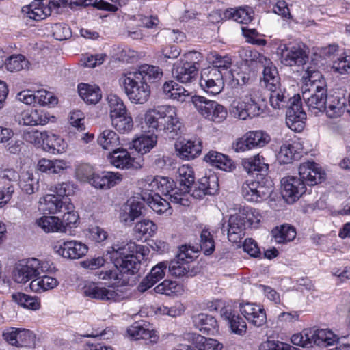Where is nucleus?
<instances>
[{"mask_svg": "<svg viewBox=\"0 0 350 350\" xmlns=\"http://www.w3.org/2000/svg\"><path fill=\"white\" fill-rule=\"evenodd\" d=\"M143 247L130 241L121 245L116 244L107 252L106 256L112 262L113 267H116L120 277L129 279L128 285L131 284L129 276L136 274L140 267V262L133 253L141 252Z\"/></svg>", "mask_w": 350, "mask_h": 350, "instance_id": "f257e3e1", "label": "nucleus"}, {"mask_svg": "<svg viewBox=\"0 0 350 350\" xmlns=\"http://www.w3.org/2000/svg\"><path fill=\"white\" fill-rule=\"evenodd\" d=\"M266 106L265 99L256 88L247 90L240 100H234L230 106V114L239 120H245L260 116Z\"/></svg>", "mask_w": 350, "mask_h": 350, "instance_id": "f03ea898", "label": "nucleus"}, {"mask_svg": "<svg viewBox=\"0 0 350 350\" xmlns=\"http://www.w3.org/2000/svg\"><path fill=\"white\" fill-rule=\"evenodd\" d=\"M133 72L122 74L119 79L129 100L134 104L146 103L150 96V88Z\"/></svg>", "mask_w": 350, "mask_h": 350, "instance_id": "7ed1b4c3", "label": "nucleus"}, {"mask_svg": "<svg viewBox=\"0 0 350 350\" xmlns=\"http://www.w3.org/2000/svg\"><path fill=\"white\" fill-rule=\"evenodd\" d=\"M51 265L36 258L23 260L17 264L13 271V278L17 283L25 284L37 279L41 274L49 271Z\"/></svg>", "mask_w": 350, "mask_h": 350, "instance_id": "20e7f679", "label": "nucleus"}, {"mask_svg": "<svg viewBox=\"0 0 350 350\" xmlns=\"http://www.w3.org/2000/svg\"><path fill=\"white\" fill-rule=\"evenodd\" d=\"M248 179L241 187V195L248 202H258L267 198L273 191L271 181L267 177Z\"/></svg>", "mask_w": 350, "mask_h": 350, "instance_id": "39448f33", "label": "nucleus"}, {"mask_svg": "<svg viewBox=\"0 0 350 350\" xmlns=\"http://www.w3.org/2000/svg\"><path fill=\"white\" fill-rule=\"evenodd\" d=\"M146 183L148 185V190L160 192L172 203L183 206L188 205V199L183 197V194L180 193L178 188L173 187V180L163 176H156L148 177Z\"/></svg>", "mask_w": 350, "mask_h": 350, "instance_id": "423d86ee", "label": "nucleus"}, {"mask_svg": "<svg viewBox=\"0 0 350 350\" xmlns=\"http://www.w3.org/2000/svg\"><path fill=\"white\" fill-rule=\"evenodd\" d=\"M191 102L196 109L210 120L221 122L227 116V111L222 105L215 101L208 100L204 96H192Z\"/></svg>", "mask_w": 350, "mask_h": 350, "instance_id": "0eeeda50", "label": "nucleus"}, {"mask_svg": "<svg viewBox=\"0 0 350 350\" xmlns=\"http://www.w3.org/2000/svg\"><path fill=\"white\" fill-rule=\"evenodd\" d=\"M83 293L85 297L101 301H118L123 299V296L118 289L95 283L85 285Z\"/></svg>", "mask_w": 350, "mask_h": 350, "instance_id": "6e6552de", "label": "nucleus"}, {"mask_svg": "<svg viewBox=\"0 0 350 350\" xmlns=\"http://www.w3.org/2000/svg\"><path fill=\"white\" fill-rule=\"evenodd\" d=\"M278 50L281 63L287 66L304 65L308 59L306 50L299 44L280 45Z\"/></svg>", "mask_w": 350, "mask_h": 350, "instance_id": "1a4fd4ad", "label": "nucleus"}, {"mask_svg": "<svg viewBox=\"0 0 350 350\" xmlns=\"http://www.w3.org/2000/svg\"><path fill=\"white\" fill-rule=\"evenodd\" d=\"M55 253L67 259H79L85 256L88 246L78 241H60L53 246Z\"/></svg>", "mask_w": 350, "mask_h": 350, "instance_id": "9d476101", "label": "nucleus"}, {"mask_svg": "<svg viewBox=\"0 0 350 350\" xmlns=\"http://www.w3.org/2000/svg\"><path fill=\"white\" fill-rule=\"evenodd\" d=\"M282 195L288 203L299 199L306 191L305 183L300 177L287 176L281 180Z\"/></svg>", "mask_w": 350, "mask_h": 350, "instance_id": "9b49d317", "label": "nucleus"}, {"mask_svg": "<svg viewBox=\"0 0 350 350\" xmlns=\"http://www.w3.org/2000/svg\"><path fill=\"white\" fill-rule=\"evenodd\" d=\"M299 176L302 182L305 183V186H313L323 181L326 174L317 163L308 161L299 165Z\"/></svg>", "mask_w": 350, "mask_h": 350, "instance_id": "f8f14e48", "label": "nucleus"}, {"mask_svg": "<svg viewBox=\"0 0 350 350\" xmlns=\"http://www.w3.org/2000/svg\"><path fill=\"white\" fill-rule=\"evenodd\" d=\"M291 105L286 114V123L289 129L296 132L301 131L305 126L306 113L302 109L299 100L289 99Z\"/></svg>", "mask_w": 350, "mask_h": 350, "instance_id": "ddd939ff", "label": "nucleus"}, {"mask_svg": "<svg viewBox=\"0 0 350 350\" xmlns=\"http://www.w3.org/2000/svg\"><path fill=\"white\" fill-rule=\"evenodd\" d=\"M197 65L198 64L196 62L180 59L173 65L172 74L180 83H191L198 72Z\"/></svg>", "mask_w": 350, "mask_h": 350, "instance_id": "4468645a", "label": "nucleus"}, {"mask_svg": "<svg viewBox=\"0 0 350 350\" xmlns=\"http://www.w3.org/2000/svg\"><path fill=\"white\" fill-rule=\"evenodd\" d=\"M110 163L120 169L138 168L141 167L139 162L131 156L125 148L118 147L109 152L107 156Z\"/></svg>", "mask_w": 350, "mask_h": 350, "instance_id": "2eb2a0df", "label": "nucleus"}, {"mask_svg": "<svg viewBox=\"0 0 350 350\" xmlns=\"http://www.w3.org/2000/svg\"><path fill=\"white\" fill-rule=\"evenodd\" d=\"M161 129L167 133L171 134L170 137L174 138L180 129L182 123L177 117L176 109L170 105L161 106Z\"/></svg>", "mask_w": 350, "mask_h": 350, "instance_id": "dca6fc26", "label": "nucleus"}, {"mask_svg": "<svg viewBox=\"0 0 350 350\" xmlns=\"http://www.w3.org/2000/svg\"><path fill=\"white\" fill-rule=\"evenodd\" d=\"M240 312L249 323L259 327L267 322L265 310L261 306L254 303L241 304Z\"/></svg>", "mask_w": 350, "mask_h": 350, "instance_id": "f3484780", "label": "nucleus"}, {"mask_svg": "<svg viewBox=\"0 0 350 350\" xmlns=\"http://www.w3.org/2000/svg\"><path fill=\"white\" fill-rule=\"evenodd\" d=\"M144 203L137 199L129 200L122 206L120 213V220L125 224L131 225L135 219L142 215Z\"/></svg>", "mask_w": 350, "mask_h": 350, "instance_id": "a211bd4d", "label": "nucleus"}, {"mask_svg": "<svg viewBox=\"0 0 350 350\" xmlns=\"http://www.w3.org/2000/svg\"><path fill=\"white\" fill-rule=\"evenodd\" d=\"M90 184L97 189H109L122 180V176L118 172H103L95 174L90 179Z\"/></svg>", "mask_w": 350, "mask_h": 350, "instance_id": "6ab92c4d", "label": "nucleus"}, {"mask_svg": "<svg viewBox=\"0 0 350 350\" xmlns=\"http://www.w3.org/2000/svg\"><path fill=\"white\" fill-rule=\"evenodd\" d=\"M44 211L50 214H57L72 209L70 198H61L55 195L48 194L44 197Z\"/></svg>", "mask_w": 350, "mask_h": 350, "instance_id": "aec40b11", "label": "nucleus"}, {"mask_svg": "<svg viewBox=\"0 0 350 350\" xmlns=\"http://www.w3.org/2000/svg\"><path fill=\"white\" fill-rule=\"evenodd\" d=\"M277 83L278 84L275 85L274 83L272 84V81H270L269 83H261V85H264L271 92L269 96L270 105L274 109H280L286 106V103L288 98L285 95V90L281 88L280 77H278V82Z\"/></svg>", "mask_w": 350, "mask_h": 350, "instance_id": "412c9836", "label": "nucleus"}, {"mask_svg": "<svg viewBox=\"0 0 350 350\" xmlns=\"http://www.w3.org/2000/svg\"><path fill=\"white\" fill-rule=\"evenodd\" d=\"M177 174V180L180 185L178 189L183 194V197L187 198L195 181L193 171L189 165H183L178 169Z\"/></svg>", "mask_w": 350, "mask_h": 350, "instance_id": "4be33fe9", "label": "nucleus"}, {"mask_svg": "<svg viewBox=\"0 0 350 350\" xmlns=\"http://www.w3.org/2000/svg\"><path fill=\"white\" fill-rule=\"evenodd\" d=\"M309 337L311 342V347L313 345L317 346H329L334 345L338 338L332 331L324 329H309Z\"/></svg>", "mask_w": 350, "mask_h": 350, "instance_id": "5701e85b", "label": "nucleus"}, {"mask_svg": "<svg viewBox=\"0 0 350 350\" xmlns=\"http://www.w3.org/2000/svg\"><path fill=\"white\" fill-rule=\"evenodd\" d=\"M128 334L135 340L143 339L150 343H157L159 340V335L154 329L147 327L145 324L135 323L130 326L127 330Z\"/></svg>", "mask_w": 350, "mask_h": 350, "instance_id": "b1692460", "label": "nucleus"}, {"mask_svg": "<svg viewBox=\"0 0 350 350\" xmlns=\"http://www.w3.org/2000/svg\"><path fill=\"white\" fill-rule=\"evenodd\" d=\"M43 1L33 0L29 5L23 7L22 11L26 13L28 17L35 21L44 19L51 15V7L44 5Z\"/></svg>", "mask_w": 350, "mask_h": 350, "instance_id": "393cba45", "label": "nucleus"}, {"mask_svg": "<svg viewBox=\"0 0 350 350\" xmlns=\"http://www.w3.org/2000/svg\"><path fill=\"white\" fill-rule=\"evenodd\" d=\"M243 216L237 213L230 217L228 220V238L232 243H237L243 235L246 225Z\"/></svg>", "mask_w": 350, "mask_h": 350, "instance_id": "a878e982", "label": "nucleus"}, {"mask_svg": "<svg viewBox=\"0 0 350 350\" xmlns=\"http://www.w3.org/2000/svg\"><path fill=\"white\" fill-rule=\"evenodd\" d=\"M49 120V115L44 111L28 110L21 113L19 124L25 126L44 125Z\"/></svg>", "mask_w": 350, "mask_h": 350, "instance_id": "bb28decb", "label": "nucleus"}, {"mask_svg": "<svg viewBox=\"0 0 350 350\" xmlns=\"http://www.w3.org/2000/svg\"><path fill=\"white\" fill-rule=\"evenodd\" d=\"M163 92L167 98L179 103L185 102L190 96L187 90L174 81H166L163 84Z\"/></svg>", "mask_w": 350, "mask_h": 350, "instance_id": "cd10ccee", "label": "nucleus"}, {"mask_svg": "<svg viewBox=\"0 0 350 350\" xmlns=\"http://www.w3.org/2000/svg\"><path fill=\"white\" fill-rule=\"evenodd\" d=\"M347 99L339 95H331L327 96L326 108L325 111L327 116L330 118H336L340 117L344 112Z\"/></svg>", "mask_w": 350, "mask_h": 350, "instance_id": "c85d7f7f", "label": "nucleus"}, {"mask_svg": "<svg viewBox=\"0 0 350 350\" xmlns=\"http://www.w3.org/2000/svg\"><path fill=\"white\" fill-rule=\"evenodd\" d=\"M134 75L139 79L148 83H155L159 81L163 77V71L159 67L156 66L144 64L142 65L137 71L133 72Z\"/></svg>", "mask_w": 350, "mask_h": 350, "instance_id": "c756f323", "label": "nucleus"}, {"mask_svg": "<svg viewBox=\"0 0 350 350\" xmlns=\"http://www.w3.org/2000/svg\"><path fill=\"white\" fill-rule=\"evenodd\" d=\"M257 61L264 68L262 72L263 77L260 83H269L270 81H272V84L274 83L275 85L278 84L277 83L278 82L279 75L278 70L273 62L262 55H258Z\"/></svg>", "mask_w": 350, "mask_h": 350, "instance_id": "7c9ffc66", "label": "nucleus"}, {"mask_svg": "<svg viewBox=\"0 0 350 350\" xmlns=\"http://www.w3.org/2000/svg\"><path fill=\"white\" fill-rule=\"evenodd\" d=\"M257 61L264 68L262 72L263 77L260 83H269L270 81H272V84L274 83L275 85L278 84L277 83L278 82L279 75L278 70L273 62L262 55H258Z\"/></svg>", "mask_w": 350, "mask_h": 350, "instance_id": "2f4dec72", "label": "nucleus"}, {"mask_svg": "<svg viewBox=\"0 0 350 350\" xmlns=\"http://www.w3.org/2000/svg\"><path fill=\"white\" fill-rule=\"evenodd\" d=\"M204 161L224 171H231L234 168L232 161L227 156L216 151H209L204 157Z\"/></svg>", "mask_w": 350, "mask_h": 350, "instance_id": "473e14b6", "label": "nucleus"}, {"mask_svg": "<svg viewBox=\"0 0 350 350\" xmlns=\"http://www.w3.org/2000/svg\"><path fill=\"white\" fill-rule=\"evenodd\" d=\"M37 225L46 233L65 232L63 221L55 216H42L36 220Z\"/></svg>", "mask_w": 350, "mask_h": 350, "instance_id": "72a5a7b5", "label": "nucleus"}, {"mask_svg": "<svg viewBox=\"0 0 350 350\" xmlns=\"http://www.w3.org/2000/svg\"><path fill=\"white\" fill-rule=\"evenodd\" d=\"M243 166L248 173L256 172L257 176H260L259 178L266 177L269 169V165L265 162L264 157L259 154L244 161Z\"/></svg>", "mask_w": 350, "mask_h": 350, "instance_id": "f704fd0d", "label": "nucleus"}, {"mask_svg": "<svg viewBox=\"0 0 350 350\" xmlns=\"http://www.w3.org/2000/svg\"><path fill=\"white\" fill-rule=\"evenodd\" d=\"M78 92L81 98L87 103L96 104L102 98L98 86L81 83L78 85Z\"/></svg>", "mask_w": 350, "mask_h": 350, "instance_id": "c9c22d12", "label": "nucleus"}, {"mask_svg": "<svg viewBox=\"0 0 350 350\" xmlns=\"http://www.w3.org/2000/svg\"><path fill=\"white\" fill-rule=\"evenodd\" d=\"M67 167V163L64 160H49L45 158L38 161L37 170L42 173L59 174Z\"/></svg>", "mask_w": 350, "mask_h": 350, "instance_id": "e433bc0d", "label": "nucleus"}, {"mask_svg": "<svg viewBox=\"0 0 350 350\" xmlns=\"http://www.w3.org/2000/svg\"><path fill=\"white\" fill-rule=\"evenodd\" d=\"M112 126L120 133H129L133 128V121L131 114L126 111L110 118Z\"/></svg>", "mask_w": 350, "mask_h": 350, "instance_id": "4c0bfd02", "label": "nucleus"}, {"mask_svg": "<svg viewBox=\"0 0 350 350\" xmlns=\"http://www.w3.org/2000/svg\"><path fill=\"white\" fill-rule=\"evenodd\" d=\"M97 142L103 149L111 151L120 144L118 134L110 129L102 131L97 138Z\"/></svg>", "mask_w": 350, "mask_h": 350, "instance_id": "58836bf2", "label": "nucleus"}, {"mask_svg": "<svg viewBox=\"0 0 350 350\" xmlns=\"http://www.w3.org/2000/svg\"><path fill=\"white\" fill-rule=\"evenodd\" d=\"M271 234L278 243H284L293 241L296 237L294 227L288 224H283L272 230Z\"/></svg>", "mask_w": 350, "mask_h": 350, "instance_id": "ea45409f", "label": "nucleus"}, {"mask_svg": "<svg viewBox=\"0 0 350 350\" xmlns=\"http://www.w3.org/2000/svg\"><path fill=\"white\" fill-rule=\"evenodd\" d=\"M157 143V135L146 134L133 141V148L141 154H146L152 149Z\"/></svg>", "mask_w": 350, "mask_h": 350, "instance_id": "a19ab883", "label": "nucleus"}, {"mask_svg": "<svg viewBox=\"0 0 350 350\" xmlns=\"http://www.w3.org/2000/svg\"><path fill=\"white\" fill-rule=\"evenodd\" d=\"M176 150L180 157L190 160L200 154L202 151V146L200 142L187 141L180 148L176 145Z\"/></svg>", "mask_w": 350, "mask_h": 350, "instance_id": "79ce46f5", "label": "nucleus"}, {"mask_svg": "<svg viewBox=\"0 0 350 350\" xmlns=\"http://www.w3.org/2000/svg\"><path fill=\"white\" fill-rule=\"evenodd\" d=\"M167 267L169 273L175 277H182L184 275L193 277L197 273L193 268L191 269L189 265L182 262L176 259L168 262Z\"/></svg>", "mask_w": 350, "mask_h": 350, "instance_id": "37998d69", "label": "nucleus"}, {"mask_svg": "<svg viewBox=\"0 0 350 350\" xmlns=\"http://www.w3.org/2000/svg\"><path fill=\"white\" fill-rule=\"evenodd\" d=\"M327 96H324V92L314 96H310V98H304L305 103L308 107L310 111L314 115H317L320 112H324L326 108Z\"/></svg>", "mask_w": 350, "mask_h": 350, "instance_id": "c03bdc74", "label": "nucleus"}, {"mask_svg": "<svg viewBox=\"0 0 350 350\" xmlns=\"http://www.w3.org/2000/svg\"><path fill=\"white\" fill-rule=\"evenodd\" d=\"M68 5L71 9L77 6L87 7L89 5L96 7L99 10L107 11H115L117 9L115 5L103 0H68Z\"/></svg>", "mask_w": 350, "mask_h": 350, "instance_id": "a18cd8bd", "label": "nucleus"}, {"mask_svg": "<svg viewBox=\"0 0 350 350\" xmlns=\"http://www.w3.org/2000/svg\"><path fill=\"white\" fill-rule=\"evenodd\" d=\"M161 106L157 107L154 109L148 111L144 116V125L149 131H161Z\"/></svg>", "mask_w": 350, "mask_h": 350, "instance_id": "49530a36", "label": "nucleus"}, {"mask_svg": "<svg viewBox=\"0 0 350 350\" xmlns=\"http://www.w3.org/2000/svg\"><path fill=\"white\" fill-rule=\"evenodd\" d=\"M58 285L57 280L48 275H40L30 283V288L35 292L45 291L54 288Z\"/></svg>", "mask_w": 350, "mask_h": 350, "instance_id": "de8ad7c7", "label": "nucleus"}, {"mask_svg": "<svg viewBox=\"0 0 350 350\" xmlns=\"http://www.w3.org/2000/svg\"><path fill=\"white\" fill-rule=\"evenodd\" d=\"M299 157L300 153L295 150V146L287 143L281 146L278 154V159L281 163H290Z\"/></svg>", "mask_w": 350, "mask_h": 350, "instance_id": "09e8293b", "label": "nucleus"}, {"mask_svg": "<svg viewBox=\"0 0 350 350\" xmlns=\"http://www.w3.org/2000/svg\"><path fill=\"white\" fill-rule=\"evenodd\" d=\"M12 298L19 306L25 308L36 310L40 308V302L36 297L18 293L13 294Z\"/></svg>", "mask_w": 350, "mask_h": 350, "instance_id": "8fccbe9b", "label": "nucleus"}, {"mask_svg": "<svg viewBox=\"0 0 350 350\" xmlns=\"http://www.w3.org/2000/svg\"><path fill=\"white\" fill-rule=\"evenodd\" d=\"M4 64L8 71L18 72L27 68L29 62L24 55L18 54L4 59Z\"/></svg>", "mask_w": 350, "mask_h": 350, "instance_id": "3c124183", "label": "nucleus"}, {"mask_svg": "<svg viewBox=\"0 0 350 350\" xmlns=\"http://www.w3.org/2000/svg\"><path fill=\"white\" fill-rule=\"evenodd\" d=\"M247 143L252 148L263 147L270 140L269 136L262 131H253L245 134Z\"/></svg>", "mask_w": 350, "mask_h": 350, "instance_id": "603ef678", "label": "nucleus"}, {"mask_svg": "<svg viewBox=\"0 0 350 350\" xmlns=\"http://www.w3.org/2000/svg\"><path fill=\"white\" fill-rule=\"evenodd\" d=\"M147 204L157 213L161 214L170 208V203L167 199L162 198L159 193L149 195Z\"/></svg>", "mask_w": 350, "mask_h": 350, "instance_id": "864d4df0", "label": "nucleus"}, {"mask_svg": "<svg viewBox=\"0 0 350 350\" xmlns=\"http://www.w3.org/2000/svg\"><path fill=\"white\" fill-rule=\"evenodd\" d=\"M96 275L100 280H113L115 283L120 286H126L129 284V279L120 277L116 267L113 269H102L96 271Z\"/></svg>", "mask_w": 350, "mask_h": 350, "instance_id": "5fc2aeb1", "label": "nucleus"}, {"mask_svg": "<svg viewBox=\"0 0 350 350\" xmlns=\"http://www.w3.org/2000/svg\"><path fill=\"white\" fill-rule=\"evenodd\" d=\"M110 118L128 111L122 100L116 94H110L107 97Z\"/></svg>", "mask_w": 350, "mask_h": 350, "instance_id": "6e6d98bb", "label": "nucleus"}, {"mask_svg": "<svg viewBox=\"0 0 350 350\" xmlns=\"http://www.w3.org/2000/svg\"><path fill=\"white\" fill-rule=\"evenodd\" d=\"M23 139L27 142L40 146L44 144L46 140H48L49 135L46 131L41 132L38 130L31 129L23 133Z\"/></svg>", "mask_w": 350, "mask_h": 350, "instance_id": "4d7b16f0", "label": "nucleus"}, {"mask_svg": "<svg viewBox=\"0 0 350 350\" xmlns=\"http://www.w3.org/2000/svg\"><path fill=\"white\" fill-rule=\"evenodd\" d=\"M193 321L195 325L200 329H211L215 328L217 321L212 316L200 313L193 317Z\"/></svg>", "mask_w": 350, "mask_h": 350, "instance_id": "13d9d810", "label": "nucleus"}, {"mask_svg": "<svg viewBox=\"0 0 350 350\" xmlns=\"http://www.w3.org/2000/svg\"><path fill=\"white\" fill-rule=\"evenodd\" d=\"M225 16L241 24H247L252 21L250 13L242 8L228 10L225 13Z\"/></svg>", "mask_w": 350, "mask_h": 350, "instance_id": "bf43d9fd", "label": "nucleus"}, {"mask_svg": "<svg viewBox=\"0 0 350 350\" xmlns=\"http://www.w3.org/2000/svg\"><path fill=\"white\" fill-rule=\"evenodd\" d=\"M210 60L212 62L213 66L211 68H217L221 70L222 72L228 73V70L232 65V59L228 55L221 56L217 53H213L209 57Z\"/></svg>", "mask_w": 350, "mask_h": 350, "instance_id": "052dcab7", "label": "nucleus"}, {"mask_svg": "<svg viewBox=\"0 0 350 350\" xmlns=\"http://www.w3.org/2000/svg\"><path fill=\"white\" fill-rule=\"evenodd\" d=\"M217 180V177L215 176H204L200 179L198 185L208 195H214L219 190Z\"/></svg>", "mask_w": 350, "mask_h": 350, "instance_id": "680f3d73", "label": "nucleus"}, {"mask_svg": "<svg viewBox=\"0 0 350 350\" xmlns=\"http://www.w3.org/2000/svg\"><path fill=\"white\" fill-rule=\"evenodd\" d=\"M200 85L202 89L207 93L217 95L224 89V81H211L209 79H200Z\"/></svg>", "mask_w": 350, "mask_h": 350, "instance_id": "e2e57ef3", "label": "nucleus"}, {"mask_svg": "<svg viewBox=\"0 0 350 350\" xmlns=\"http://www.w3.org/2000/svg\"><path fill=\"white\" fill-rule=\"evenodd\" d=\"M306 88L309 85H318L319 82L325 81L321 73L313 66H307L303 75Z\"/></svg>", "mask_w": 350, "mask_h": 350, "instance_id": "0e129e2a", "label": "nucleus"}, {"mask_svg": "<svg viewBox=\"0 0 350 350\" xmlns=\"http://www.w3.org/2000/svg\"><path fill=\"white\" fill-rule=\"evenodd\" d=\"M21 188L28 195L34 193L39 188L38 179L33 177V173L29 171L26 172L21 183Z\"/></svg>", "mask_w": 350, "mask_h": 350, "instance_id": "69168bd1", "label": "nucleus"}, {"mask_svg": "<svg viewBox=\"0 0 350 350\" xmlns=\"http://www.w3.org/2000/svg\"><path fill=\"white\" fill-rule=\"evenodd\" d=\"M200 248L206 255L211 254L215 250V242L211 232L203 230L200 234Z\"/></svg>", "mask_w": 350, "mask_h": 350, "instance_id": "338daca9", "label": "nucleus"}, {"mask_svg": "<svg viewBox=\"0 0 350 350\" xmlns=\"http://www.w3.org/2000/svg\"><path fill=\"white\" fill-rule=\"evenodd\" d=\"M134 230L136 232L145 235L152 236L157 230V225L149 219H142L135 224Z\"/></svg>", "mask_w": 350, "mask_h": 350, "instance_id": "774afa93", "label": "nucleus"}]
</instances>
